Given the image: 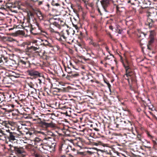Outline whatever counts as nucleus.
Returning <instances> with one entry per match:
<instances>
[{
	"label": "nucleus",
	"mask_w": 157,
	"mask_h": 157,
	"mask_svg": "<svg viewBox=\"0 0 157 157\" xmlns=\"http://www.w3.org/2000/svg\"><path fill=\"white\" fill-rule=\"evenodd\" d=\"M50 32L54 34L56 39L58 40L61 44L63 45H66V42L67 39L70 34L69 30L63 29L59 33L51 28H50Z\"/></svg>",
	"instance_id": "f257e3e1"
},
{
	"label": "nucleus",
	"mask_w": 157,
	"mask_h": 157,
	"mask_svg": "<svg viewBox=\"0 0 157 157\" xmlns=\"http://www.w3.org/2000/svg\"><path fill=\"white\" fill-rule=\"evenodd\" d=\"M27 22L28 25H26L25 27L28 26L29 28V31L31 34L33 35H37L41 33V32H42V28L38 24H37V28L36 27H33V26L30 23V17H31L33 16V13L31 12H29L27 13Z\"/></svg>",
	"instance_id": "f03ea898"
},
{
	"label": "nucleus",
	"mask_w": 157,
	"mask_h": 157,
	"mask_svg": "<svg viewBox=\"0 0 157 157\" xmlns=\"http://www.w3.org/2000/svg\"><path fill=\"white\" fill-rule=\"evenodd\" d=\"M147 16L148 18L147 21L145 23V25L150 29L155 27L156 25L155 23L157 22V11L155 12L148 11Z\"/></svg>",
	"instance_id": "7ed1b4c3"
},
{
	"label": "nucleus",
	"mask_w": 157,
	"mask_h": 157,
	"mask_svg": "<svg viewBox=\"0 0 157 157\" xmlns=\"http://www.w3.org/2000/svg\"><path fill=\"white\" fill-rule=\"evenodd\" d=\"M124 66L125 70V75L127 77V78H125V79H127L129 84L130 83V79L132 85H136V80L134 71L129 66H126L124 64Z\"/></svg>",
	"instance_id": "20e7f679"
},
{
	"label": "nucleus",
	"mask_w": 157,
	"mask_h": 157,
	"mask_svg": "<svg viewBox=\"0 0 157 157\" xmlns=\"http://www.w3.org/2000/svg\"><path fill=\"white\" fill-rule=\"evenodd\" d=\"M150 34L148 38L147 49L150 51L153 50L154 44L156 40L155 38L156 33L154 30L150 31Z\"/></svg>",
	"instance_id": "39448f33"
},
{
	"label": "nucleus",
	"mask_w": 157,
	"mask_h": 157,
	"mask_svg": "<svg viewBox=\"0 0 157 157\" xmlns=\"http://www.w3.org/2000/svg\"><path fill=\"white\" fill-rule=\"evenodd\" d=\"M6 141L12 143L17 142L18 137L19 134L14 132H12L9 130H6Z\"/></svg>",
	"instance_id": "423d86ee"
},
{
	"label": "nucleus",
	"mask_w": 157,
	"mask_h": 157,
	"mask_svg": "<svg viewBox=\"0 0 157 157\" xmlns=\"http://www.w3.org/2000/svg\"><path fill=\"white\" fill-rule=\"evenodd\" d=\"M39 123V125L41 127L43 128L44 129H46L48 128H55L56 127V124L54 123L52 121L49 122H47L44 121H41L40 118H38L37 120Z\"/></svg>",
	"instance_id": "0eeeda50"
},
{
	"label": "nucleus",
	"mask_w": 157,
	"mask_h": 157,
	"mask_svg": "<svg viewBox=\"0 0 157 157\" xmlns=\"http://www.w3.org/2000/svg\"><path fill=\"white\" fill-rule=\"evenodd\" d=\"M10 148H9L13 153H14L17 155H20L24 152V149L22 147L14 146L11 144L9 145Z\"/></svg>",
	"instance_id": "6e6552de"
},
{
	"label": "nucleus",
	"mask_w": 157,
	"mask_h": 157,
	"mask_svg": "<svg viewBox=\"0 0 157 157\" xmlns=\"http://www.w3.org/2000/svg\"><path fill=\"white\" fill-rule=\"evenodd\" d=\"M101 3L105 12H110L113 11V10L111 8V6L109 0H102L101 1Z\"/></svg>",
	"instance_id": "1a4fd4ad"
},
{
	"label": "nucleus",
	"mask_w": 157,
	"mask_h": 157,
	"mask_svg": "<svg viewBox=\"0 0 157 157\" xmlns=\"http://www.w3.org/2000/svg\"><path fill=\"white\" fill-rule=\"evenodd\" d=\"M18 66L22 68H25L30 67V63L27 59L25 60L20 59L18 61Z\"/></svg>",
	"instance_id": "9d476101"
},
{
	"label": "nucleus",
	"mask_w": 157,
	"mask_h": 157,
	"mask_svg": "<svg viewBox=\"0 0 157 157\" xmlns=\"http://www.w3.org/2000/svg\"><path fill=\"white\" fill-rule=\"evenodd\" d=\"M2 124L6 127L10 128L11 129L14 130L15 129L14 126H17V123L13 121H3Z\"/></svg>",
	"instance_id": "9b49d317"
},
{
	"label": "nucleus",
	"mask_w": 157,
	"mask_h": 157,
	"mask_svg": "<svg viewBox=\"0 0 157 157\" xmlns=\"http://www.w3.org/2000/svg\"><path fill=\"white\" fill-rule=\"evenodd\" d=\"M26 52H30V53H36L37 55H39V47H35L32 46L30 47H28L27 48Z\"/></svg>",
	"instance_id": "f8f14e48"
},
{
	"label": "nucleus",
	"mask_w": 157,
	"mask_h": 157,
	"mask_svg": "<svg viewBox=\"0 0 157 157\" xmlns=\"http://www.w3.org/2000/svg\"><path fill=\"white\" fill-rule=\"evenodd\" d=\"M27 72L28 75L31 76L33 77V78H38V77L40 76V75L42 74V73L33 70H28L27 71Z\"/></svg>",
	"instance_id": "ddd939ff"
},
{
	"label": "nucleus",
	"mask_w": 157,
	"mask_h": 157,
	"mask_svg": "<svg viewBox=\"0 0 157 157\" xmlns=\"http://www.w3.org/2000/svg\"><path fill=\"white\" fill-rule=\"evenodd\" d=\"M48 142L44 143L41 147H38V149L42 153H46L49 148Z\"/></svg>",
	"instance_id": "4468645a"
},
{
	"label": "nucleus",
	"mask_w": 157,
	"mask_h": 157,
	"mask_svg": "<svg viewBox=\"0 0 157 157\" xmlns=\"http://www.w3.org/2000/svg\"><path fill=\"white\" fill-rule=\"evenodd\" d=\"M69 147H71V146L65 144H63L61 143L59 146V150L60 151H61L63 149L64 150L65 149L66 152L68 154L69 152H71V150L69 148Z\"/></svg>",
	"instance_id": "2eb2a0df"
},
{
	"label": "nucleus",
	"mask_w": 157,
	"mask_h": 157,
	"mask_svg": "<svg viewBox=\"0 0 157 157\" xmlns=\"http://www.w3.org/2000/svg\"><path fill=\"white\" fill-rule=\"evenodd\" d=\"M115 121V122L111 125L113 126V128H120L123 126L124 123H125V121Z\"/></svg>",
	"instance_id": "dca6fc26"
},
{
	"label": "nucleus",
	"mask_w": 157,
	"mask_h": 157,
	"mask_svg": "<svg viewBox=\"0 0 157 157\" xmlns=\"http://www.w3.org/2000/svg\"><path fill=\"white\" fill-rule=\"evenodd\" d=\"M52 20H53V19H50L49 20V22L51 23V24H52L53 25L56 27L58 28L59 29H61V27H60V25L61 24L60 22L58 20V19H55V21L51 22V21Z\"/></svg>",
	"instance_id": "f3484780"
},
{
	"label": "nucleus",
	"mask_w": 157,
	"mask_h": 157,
	"mask_svg": "<svg viewBox=\"0 0 157 157\" xmlns=\"http://www.w3.org/2000/svg\"><path fill=\"white\" fill-rule=\"evenodd\" d=\"M51 139V138L49 137L45 138L42 141L34 144L35 147L38 149V147H41V146L44 143H45L44 141L45 140H48L49 139Z\"/></svg>",
	"instance_id": "a211bd4d"
},
{
	"label": "nucleus",
	"mask_w": 157,
	"mask_h": 157,
	"mask_svg": "<svg viewBox=\"0 0 157 157\" xmlns=\"http://www.w3.org/2000/svg\"><path fill=\"white\" fill-rule=\"evenodd\" d=\"M74 145L77 147H79V149L82 148L83 145L82 141L79 140V141L75 140L73 143Z\"/></svg>",
	"instance_id": "6ab92c4d"
},
{
	"label": "nucleus",
	"mask_w": 157,
	"mask_h": 157,
	"mask_svg": "<svg viewBox=\"0 0 157 157\" xmlns=\"http://www.w3.org/2000/svg\"><path fill=\"white\" fill-rule=\"evenodd\" d=\"M0 39L1 40L4 41H8L10 42L16 41V40L15 39H13L11 37H8L7 36H0Z\"/></svg>",
	"instance_id": "aec40b11"
},
{
	"label": "nucleus",
	"mask_w": 157,
	"mask_h": 157,
	"mask_svg": "<svg viewBox=\"0 0 157 157\" xmlns=\"http://www.w3.org/2000/svg\"><path fill=\"white\" fill-rule=\"evenodd\" d=\"M18 110L16 109L15 110H12L11 109L7 110L6 111H8L10 113V114H11L13 117H14L15 118L17 119V117L18 114Z\"/></svg>",
	"instance_id": "412c9836"
},
{
	"label": "nucleus",
	"mask_w": 157,
	"mask_h": 157,
	"mask_svg": "<svg viewBox=\"0 0 157 157\" xmlns=\"http://www.w3.org/2000/svg\"><path fill=\"white\" fill-rule=\"evenodd\" d=\"M128 2H130L132 5H133L136 7H138L140 3V2L138 0H128Z\"/></svg>",
	"instance_id": "4be33fe9"
},
{
	"label": "nucleus",
	"mask_w": 157,
	"mask_h": 157,
	"mask_svg": "<svg viewBox=\"0 0 157 157\" xmlns=\"http://www.w3.org/2000/svg\"><path fill=\"white\" fill-rule=\"evenodd\" d=\"M11 79L9 77H5L2 80L3 83L5 85L11 83Z\"/></svg>",
	"instance_id": "5701e85b"
},
{
	"label": "nucleus",
	"mask_w": 157,
	"mask_h": 157,
	"mask_svg": "<svg viewBox=\"0 0 157 157\" xmlns=\"http://www.w3.org/2000/svg\"><path fill=\"white\" fill-rule=\"evenodd\" d=\"M37 83L39 84V85H41V84L44 82V77L43 74H42L38 77Z\"/></svg>",
	"instance_id": "b1692460"
},
{
	"label": "nucleus",
	"mask_w": 157,
	"mask_h": 157,
	"mask_svg": "<svg viewBox=\"0 0 157 157\" xmlns=\"http://www.w3.org/2000/svg\"><path fill=\"white\" fill-rule=\"evenodd\" d=\"M6 133L5 132L2 130H0V140H3L5 139L6 140Z\"/></svg>",
	"instance_id": "393cba45"
},
{
	"label": "nucleus",
	"mask_w": 157,
	"mask_h": 157,
	"mask_svg": "<svg viewBox=\"0 0 157 157\" xmlns=\"http://www.w3.org/2000/svg\"><path fill=\"white\" fill-rule=\"evenodd\" d=\"M89 44L92 45L96 49H99L100 48V45L98 43L94 42L92 40L90 41Z\"/></svg>",
	"instance_id": "a878e982"
},
{
	"label": "nucleus",
	"mask_w": 157,
	"mask_h": 157,
	"mask_svg": "<svg viewBox=\"0 0 157 157\" xmlns=\"http://www.w3.org/2000/svg\"><path fill=\"white\" fill-rule=\"evenodd\" d=\"M69 149H70V150L71 151V153H69L68 155L71 156V157H73L72 155H74V152L76 151L77 152L78 151V150H77L74 147H73L71 146V147H69Z\"/></svg>",
	"instance_id": "bb28decb"
},
{
	"label": "nucleus",
	"mask_w": 157,
	"mask_h": 157,
	"mask_svg": "<svg viewBox=\"0 0 157 157\" xmlns=\"http://www.w3.org/2000/svg\"><path fill=\"white\" fill-rule=\"evenodd\" d=\"M76 44L80 47L82 48H83L85 47V44L84 42L81 41L80 40V41L77 40V41Z\"/></svg>",
	"instance_id": "cd10ccee"
},
{
	"label": "nucleus",
	"mask_w": 157,
	"mask_h": 157,
	"mask_svg": "<svg viewBox=\"0 0 157 157\" xmlns=\"http://www.w3.org/2000/svg\"><path fill=\"white\" fill-rule=\"evenodd\" d=\"M37 15L40 20H44L45 15L43 14L41 11H38L37 13Z\"/></svg>",
	"instance_id": "c85d7f7f"
},
{
	"label": "nucleus",
	"mask_w": 157,
	"mask_h": 157,
	"mask_svg": "<svg viewBox=\"0 0 157 157\" xmlns=\"http://www.w3.org/2000/svg\"><path fill=\"white\" fill-rule=\"evenodd\" d=\"M91 76L90 74H86V75H84L83 77L82 78V79L85 80H86L87 79L90 78V77Z\"/></svg>",
	"instance_id": "c756f323"
},
{
	"label": "nucleus",
	"mask_w": 157,
	"mask_h": 157,
	"mask_svg": "<svg viewBox=\"0 0 157 157\" xmlns=\"http://www.w3.org/2000/svg\"><path fill=\"white\" fill-rule=\"evenodd\" d=\"M24 113H21L18 111V115L17 117V119H20L23 117Z\"/></svg>",
	"instance_id": "7c9ffc66"
},
{
	"label": "nucleus",
	"mask_w": 157,
	"mask_h": 157,
	"mask_svg": "<svg viewBox=\"0 0 157 157\" xmlns=\"http://www.w3.org/2000/svg\"><path fill=\"white\" fill-rule=\"evenodd\" d=\"M2 59H3L2 62H3L4 63H7L9 59V58L7 57L6 56L4 55H2Z\"/></svg>",
	"instance_id": "2f4dec72"
},
{
	"label": "nucleus",
	"mask_w": 157,
	"mask_h": 157,
	"mask_svg": "<svg viewBox=\"0 0 157 157\" xmlns=\"http://www.w3.org/2000/svg\"><path fill=\"white\" fill-rule=\"evenodd\" d=\"M19 98L21 101H23L26 99V97L25 95H21Z\"/></svg>",
	"instance_id": "473e14b6"
},
{
	"label": "nucleus",
	"mask_w": 157,
	"mask_h": 157,
	"mask_svg": "<svg viewBox=\"0 0 157 157\" xmlns=\"http://www.w3.org/2000/svg\"><path fill=\"white\" fill-rule=\"evenodd\" d=\"M142 136L140 134H138L137 135L136 139L137 140L142 141Z\"/></svg>",
	"instance_id": "72a5a7b5"
},
{
	"label": "nucleus",
	"mask_w": 157,
	"mask_h": 157,
	"mask_svg": "<svg viewBox=\"0 0 157 157\" xmlns=\"http://www.w3.org/2000/svg\"><path fill=\"white\" fill-rule=\"evenodd\" d=\"M51 3L52 5L53 6H60V5L59 4L56 2L54 0L52 1Z\"/></svg>",
	"instance_id": "f704fd0d"
},
{
	"label": "nucleus",
	"mask_w": 157,
	"mask_h": 157,
	"mask_svg": "<svg viewBox=\"0 0 157 157\" xmlns=\"http://www.w3.org/2000/svg\"><path fill=\"white\" fill-rule=\"evenodd\" d=\"M64 69L65 71L69 74H71L72 72L71 68H66V67L64 66Z\"/></svg>",
	"instance_id": "c9c22d12"
},
{
	"label": "nucleus",
	"mask_w": 157,
	"mask_h": 157,
	"mask_svg": "<svg viewBox=\"0 0 157 157\" xmlns=\"http://www.w3.org/2000/svg\"><path fill=\"white\" fill-rule=\"evenodd\" d=\"M146 134L148 138H149L151 140L153 139L154 136L151 135L149 132H148V131H147Z\"/></svg>",
	"instance_id": "e433bc0d"
},
{
	"label": "nucleus",
	"mask_w": 157,
	"mask_h": 157,
	"mask_svg": "<svg viewBox=\"0 0 157 157\" xmlns=\"http://www.w3.org/2000/svg\"><path fill=\"white\" fill-rule=\"evenodd\" d=\"M42 141L39 138H36L34 140V144Z\"/></svg>",
	"instance_id": "4c0bfd02"
},
{
	"label": "nucleus",
	"mask_w": 157,
	"mask_h": 157,
	"mask_svg": "<svg viewBox=\"0 0 157 157\" xmlns=\"http://www.w3.org/2000/svg\"><path fill=\"white\" fill-rule=\"evenodd\" d=\"M70 74H71V75H71L70 76H71V78L76 77L79 75L78 74V73H72V72Z\"/></svg>",
	"instance_id": "58836bf2"
},
{
	"label": "nucleus",
	"mask_w": 157,
	"mask_h": 157,
	"mask_svg": "<svg viewBox=\"0 0 157 157\" xmlns=\"http://www.w3.org/2000/svg\"><path fill=\"white\" fill-rule=\"evenodd\" d=\"M104 82H105V83L107 84V86H108V88H109V90L110 91H111L110 88L111 87V86L110 85V84H109V82L108 81H105V80L104 81Z\"/></svg>",
	"instance_id": "ea45409f"
},
{
	"label": "nucleus",
	"mask_w": 157,
	"mask_h": 157,
	"mask_svg": "<svg viewBox=\"0 0 157 157\" xmlns=\"http://www.w3.org/2000/svg\"><path fill=\"white\" fill-rule=\"evenodd\" d=\"M50 7L49 5L48 4H47L45 6L44 8L46 11H48L49 10Z\"/></svg>",
	"instance_id": "a19ab883"
},
{
	"label": "nucleus",
	"mask_w": 157,
	"mask_h": 157,
	"mask_svg": "<svg viewBox=\"0 0 157 157\" xmlns=\"http://www.w3.org/2000/svg\"><path fill=\"white\" fill-rule=\"evenodd\" d=\"M43 44L46 46H48L49 47H51V45L50 43H49L48 41H45V42Z\"/></svg>",
	"instance_id": "79ce46f5"
},
{
	"label": "nucleus",
	"mask_w": 157,
	"mask_h": 157,
	"mask_svg": "<svg viewBox=\"0 0 157 157\" xmlns=\"http://www.w3.org/2000/svg\"><path fill=\"white\" fill-rule=\"evenodd\" d=\"M138 43L139 44L140 46L141 47L142 49L143 50V48H144L142 47V46H143V44L141 43V40L140 39H138Z\"/></svg>",
	"instance_id": "37998d69"
},
{
	"label": "nucleus",
	"mask_w": 157,
	"mask_h": 157,
	"mask_svg": "<svg viewBox=\"0 0 157 157\" xmlns=\"http://www.w3.org/2000/svg\"><path fill=\"white\" fill-rule=\"evenodd\" d=\"M120 9L121 8L120 7H119L118 6H116V10L117 13H118V12H120L121 11L120 10Z\"/></svg>",
	"instance_id": "c03bdc74"
},
{
	"label": "nucleus",
	"mask_w": 157,
	"mask_h": 157,
	"mask_svg": "<svg viewBox=\"0 0 157 157\" xmlns=\"http://www.w3.org/2000/svg\"><path fill=\"white\" fill-rule=\"evenodd\" d=\"M58 20L61 23V25H60V27H61V26H63L64 25V24L65 23L63 21H62V20H61L60 19H58Z\"/></svg>",
	"instance_id": "a18cd8bd"
},
{
	"label": "nucleus",
	"mask_w": 157,
	"mask_h": 157,
	"mask_svg": "<svg viewBox=\"0 0 157 157\" xmlns=\"http://www.w3.org/2000/svg\"><path fill=\"white\" fill-rule=\"evenodd\" d=\"M110 56H107L105 58L106 59H109L111 58L110 57L111 56H112L113 57H114V56L113 55L110 54Z\"/></svg>",
	"instance_id": "49530a36"
},
{
	"label": "nucleus",
	"mask_w": 157,
	"mask_h": 157,
	"mask_svg": "<svg viewBox=\"0 0 157 157\" xmlns=\"http://www.w3.org/2000/svg\"><path fill=\"white\" fill-rule=\"evenodd\" d=\"M29 86L32 88H33V86H34V85L32 83V82H30V83L28 84Z\"/></svg>",
	"instance_id": "de8ad7c7"
},
{
	"label": "nucleus",
	"mask_w": 157,
	"mask_h": 157,
	"mask_svg": "<svg viewBox=\"0 0 157 157\" xmlns=\"http://www.w3.org/2000/svg\"><path fill=\"white\" fill-rule=\"evenodd\" d=\"M15 127H17V130L18 131H19L20 132V133H21V134H22V133L20 131H19V130L21 128L20 127V126H18L17 125V126H16Z\"/></svg>",
	"instance_id": "09e8293b"
},
{
	"label": "nucleus",
	"mask_w": 157,
	"mask_h": 157,
	"mask_svg": "<svg viewBox=\"0 0 157 157\" xmlns=\"http://www.w3.org/2000/svg\"><path fill=\"white\" fill-rule=\"evenodd\" d=\"M83 59H84L85 61L86 62H89L90 61V59L89 58L86 59L85 57H83L82 58Z\"/></svg>",
	"instance_id": "8fccbe9b"
},
{
	"label": "nucleus",
	"mask_w": 157,
	"mask_h": 157,
	"mask_svg": "<svg viewBox=\"0 0 157 157\" xmlns=\"http://www.w3.org/2000/svg\"><path fill=\"white\" fill-rule=\"evenodd\" d=\"M122 31V30H121V29H118L116 31V33H117L119 34H121V32Z\"/></svg>",
	"instance_id": "3c124183"
},
{
	"label": "nucleus",
	"mask_w": 157,
	"mask_h": 157,
	"mask_svg": "<svg viewBox=\"0 0 157 157\" xmlns=\"http://www.w3.org/2000/svg\"><path fill=\"white\" fill-rule=\"evenodd\" d=\"M120 28H121V27H120V26H119L118 25H116V29H115L116 31L118 29H120Z\"/></svg>",
	"instance_id": "603ef678"
},
{
	"label": "nucleus",
	"mask_w": 157,
	"mask_h": 157,
	"mask_svg": "<svg viewBox=\"0 0 157 157\" xmlns=\"http://www.w3.org/2000/svg\"><path fill=\"white\" fill-rule=\"evenodd\" d=\"M152 141H153L154 144V145H157V139L156 140V141H155V140H153V139H152Z\"/></svg>",
	"instance_id": "864d4df0"
},
{
	"label": "nucleus",
	"mask_w": 157,
	"mask_h": 157,
	"mask_svg": "<svg viewBox=\"0 0 157 157\" xmlns=\"http://www.w3.org/2000/svg\"><path fill=\"white\" fill-rule=\"evenodd\" d=\"M77 153L78 154H80L82 155H85V154L84 152H78V151L77 152Z\"/></svg>",
	"instance_id": "5fc2aeb1"
},
{
	"label": "nucleus",
	"mask_w": 157,
	"mask_h": 157,
	"mask_svg": "<svg viewBox=\"0 0 157 157\" xmlns=\"http://www.w3.org/2000/svg\"><path fill=\"white\" fill-rule=\"evenodd\" d=\"M2 55H1L0 54V63L2 62H3V59H2Z\"/></svg>",
	"instance_id": "6e6d98bb"
},
{
	"label": "nucleus",
	"mask_w": 157,
	"mask_h": 157,
	"mask_svg": "<svg viewBox=\"0 0 157 157\" xmlns=\"http://www.w3.org/2000/svg\"><path fill=\"white\" fill-rule=\"evenodd\" d=\"M26 134H29L30 136H31L33 135V133L30 132H28L26 133Z\"/></svg>",
	"instance_id": "4d7b16f0"
},
{
	"label": "nucleus",
	"mask_w": 157,
	"mask_h": 157,
	"mask_svg": "<svg viewBox=\"0 0 157 157\" xmlns=\"http://www.w3.org/2000/svg\"><path fill=\"white\" fill-rule=\"evenodd\" d=\"M70 65L71 66V67L73 68L76 69V68L75 67V66L72 64V63H70Z\"/></svg>",
	"instance_id": "13d9d810"
},
{
	"label": "nucleus",
	"mask_w": 157,
	"mask_h": 157,
	"mask_svg": "<svg viewBox=\"0 0 157 157\" xmlns=\"http://www.w3.org/2000/svg\"><path fill=\"white\" fill-rule=\"evenodd\" d=\"M109 29L111 30L112 31H113V26L111 25H110L109 26Z\"/></svg>",
	"instance_id": "bf43d9fd"
},
{
	"label": "nucleus",
	"mask_w": 157,
	"mask_h": 157,
	"mask_svg": "<svg viewBox=\"0 0 157 157\" xmlns=\"http://www.w3.org/2000/svg\"><path fill=\"white\" fill-rule=\"evenodd\" d=\"M43 3V2L42 1H39L38 2V4L39 5H40L41 4H42Z\"/></svg>",
	"instance_id": "052dcab7"
},
{
	"label": "nucleus",
	"mask_w": 157,
	"mask_h": 157,
	"mask_svg": "<svg viewBox=\"0 0 157 157\" xmlns=\"http://www.w3.org/2000/svg\"><path fill=\"white\" fill-rule=\"evenodd\" d=\"M105 49H106V50L108 51V52L109 53V54H110V53L109 52V48L107 46H106L105 47Z\"/></svg>",
	"instance_id": "680f3d73"
},
{
	"label": "nucleus",
	"mask_w": 157,
	"mask_h": 157,
	"mask_svg": "<svg viewBox=\"0 0 157 157\" xmlns=\"http://www.w3.org/2000/svg\"><path fill=\"white\" fill-rule=\"evenodd\" d=\"M87 152L90 154H91L93 153V152L89 151H88Z\"/></svg>",
	"instance_id": "e2e57ef3"
},
{
	"label": "nucleus",
	"mask_w": 157,
	"mask_h": 157,
	"mask_svg": "<svg viewBox=\"0 0 157 157\" xmlns=\"http://www.w3.org/2000/svg\"><path fill=\"white\" fill-rule=\"evenodd\" d=\"M35 157H42L39 155L36 154L35 155Z\"/></svg>",
	"instance_id": "0e129e2a"
},
{
	"label": "nucleus",
	"mask_w": 157,
	"mask_h": 157,
	"mask_svg": "<svg viewBox=\"0 0 157 157\" xmlns=\"http://www.w3.org/2000/svg\"><path fill=\"white\" fill-rule=\"evenodd\" d=\"M130 88L131 90H133V88H132V86L131 85H130Z\"/></svg>",
	"instance_id": "69168bd1"
},
{
	"label": "nucleus",
	"mask_w": 157,
	"mask_h": 157,
	"mask_svg": "<svg viewBox=\"0 0 157 157\" xmlns=\"http://www.w3.org/2000/svg\"><path fill=\"white\" fill-rule=\"evenodd\" d=\"M70 75H67V76L66 77V78L67 79H69L70 77H71V76H70Z\"/></svg>",
	"instance_id": "338daca9"
},
{
	"label": "nucleus",
	"mask_w": 157,
	"mask_h": 157,
	"mask_svg": "<svg viewBox=\"0 0 157 157\" xmlns=\"http://www.w3.org/2000/svg\"><path fill=\"white\" fill-rule=\"evenodd\" d=\"M109 35L111 38H112V35L110 33H109Z\"/></svg>",
	"instance_id": "774afa93"
}]
</instances>
